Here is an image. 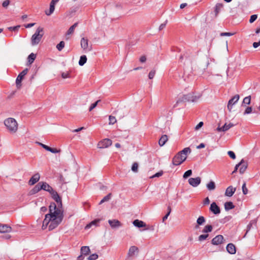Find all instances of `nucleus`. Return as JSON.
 Returning <instances> with one entry per match:
<instances>
[{
  "label": "nucleus",
  "instance_id": "obj_1",
  "mask_svg": "<svg viewBox=\"0 0 260 260\" xmlns=\"http://www.w3.org/2000/svg\"><path fill=\"white\" fill-rule=\"evenodd\" d=\"M63 214L59 210H56L55 205L52 204L49 206V213L45 215L43 221L42 229H46L48 226L49 231L56 228L62 221Z\"/></svg>",
  "mask_w": 260,
  "mask_h": 260
},
{
  "label": "nucleus",
  "instance_id": "obj_2",
  "mask_svg": "<svg viewBox=\"0 0 260 260\" xmlns=\"http://www.w3.org/2000/svg\"><path fill=\"white\" fill-rule=\"evenodd\" d=\"M191 152V149L189 147L184 148L179 152L173 158L172 163L174 166H178L184 161L187 158V154Z\"/></svg>",
  "mask_w": 260,
  "mask_h": 260
},
{
  "label": "nucleus",
  "instance_id": "obj_3",
  "mask_svg": "<svg viewBox=\"0 0 260 260\" xmlns=\"http://www.w3.org/2000/svg\"><path fill=\"white\" fill-rule=\"evenodd\" d=\"M4 124L11 133H15L18 129V124L16 120L13 118H8L4 121Z\"/></svg>",
  "mask_w": 260,
  "mask_h": 260
},
{
  "label": "nucleus",
  "instance_id": "obj_4",
  "mask_svg": "<svg viewBox=\"0 0 260 260\" xmlns=\"http://www.w3.org/2000/svg\"><path fill=\"white\" fill-rule=\"evenodd\" d=\"M44 35L43 28L39 27L31 38V44L32 46L38 45Z\"/></svg>",
  "mask_w": 260,
  "mask_h": 260
},
{
  "label": "nucleus",
  "instance_id": "obj_5",
  "mask_svg": "<svg viewBox=\"0 0 260 260\" xmlns=\"http://www.w3.org/2000/svg\"><path fill=\"white\" fill-rule=\"evenodd\" d=\"M52 198L56 202V204L55 203H51L50 206L52 205V204H54L55 205V207L56 210H59L61 212L62 214H63V212L62 210V204L61 199L58 194V193L54 190H53L51 193Z\"/></svg>",
  "mask_w": 260,
  "mask_h": 260
},
{
  "label": "nucleus",
  "instance_id": "obj_6",
  "mask_svg": "<svg viewBox=\"0 0 260 260\" xmlns=\"http://www.w3.org/2000/svg\"><path fill=\"white\" fill-rule=\"evenodd\" d=\"M81 48L85 51V52L90 51L92 50L91 45L88 44V40L86 38H82L80 42Z\"/></svg>",
  "mask_w": 260,
  "mask_h": 260
},
{
  "label": "nucleus",
  "instance_id": "obj_7",
  "mask_svg": "<svg viewBox=\"0 0 260 260\" xmlns=\"http://www.w3.org/2000/svg\"><path fill=\"white\" fill-rule=\"evenodd\" d=\"M112 142L109 139H105L100 141L98 144V147L99 148H105L109 147L112 145Z\"/></svg>",
  "mask_w": 260,
  "mask_h": 260
},
{
  "label": "nucleus",
  "instance_id": "obj_8",
  "mask_svg": "<svg viewBox=\"0 0 260 260\" xmlns=\"http://www.w3.org/2000/svg\"><path fill=\"white\" fill-rule=\"evenodd\" d=\"M28 72V69H25L23 71H22L17 76L16 80V84L18 88H19L21 86V82L22 80L23 79L24 76L26 75Z\"/></svg>",
  "mask_w": 260,
  "mask_h": 260
},
{
  "label": "nucleus",
  "instance_id": "obj_9",
  "mask_svg": "<svg viewBox=\"0 0 260 260\" xmlns=\"http://www.w3.org/2000/svg\"><path fill=\"white\" fill-rule=\"evenodd\" d=\"M239 98L240 96L239 94H236L229 100L227 107L230 112L231 111L233 106L238 102L239 100Z\"/></svg>",
  "mask_w": 260,
  "mask_h": 260
},
{
  "label": "nucleus",
  "instance_id": "obj_10",
  "mask_svg": "<svg viewBox=\"0 0 260 260\" xmlns=\"http://www.w3.org/2000/svg\"><path fill=\"white\" fill-rule=\"evenodd\" d=\"M201 182V179L200 177H198L196 178H190L188 179L189 184L193 187L198 186Z\"/></svg>",
  "mask_w": 260,
  "mask_h": 260
},
{
  "label": "nucleus",
  "instance_id": "obj_11",
  "mask_svg": "<svg viewBox=\"0 0 260 260\" xmlns=\"http://www.w3.org/2000/svg\"><path fill=\"white\" fill-rule=\"evenodd\" d=\"M210 211L214 214H218L220 213V208L217 206L215 202H213L210 207Z\"/></svg>",
  "mask_w": 260,
  "mask_h": 260
},
{
  "label": "nucleus",
  "instance_id": "obj_12",
  "mask_svg": "<svg viewBox=\"0 0 260 260\" xmlns=\"http://www.w3.org/2000/svg\"><path fill=\"white\" fill-rule=\"evenodd\" d=\"M223 240V237L222 235H217L212 240V244L215 245L220 244L222 243Z\"/></svg>",
  "mask_w": 260,
  "mask_h": 260
},
{
  "label": "nucleus",
  "instance_id": "obj_13",
  "mask_svg": "<svg viewBox=\"0 0 260 260\" xmlns=\"http://www.w3.org/2000/svg\"><path fill=\"white\" fill-rule=\"evenodd\" d=\"M40 176L38 173L34 175L28 181V184L30 185H33L37 182H38L40 179Z\"/></svg>",
  "mask_w": 260,
  "mask_h": 260
},
{
  "label": "nucleus",
  "instance_id": "obj_14",
  "mask_svg": "<svg viewBox=\"0 0 260 260\" xmlns=\"http://www.w3.org/2000/svg\"><path fill=\"white\" fill-rule=\"evenodd\" d=\"M223 4L222 3H217L216 4L214 7V15L215 17H217L219 13V12L223 9Z\"/></svg>",
  "mask_w": 260,
  "mask_h": 260
},
{
  "label": "nucleus",
  "instance_id": "obj_15",
  "mask_svg": "<svg viewBox=\"0 0 260 260\" xmlns=\"http://www.w3.org/2000/svg\"><path fill=\"white\" fill-rule=\"evenodd\" d=\"M12 231V228L7 225L0 223V233H10Z\"/></svg>",
  "mask_w": 260,
  "mask_h": 260
},
{
  "label": "nucleus",
  "instance_id": "obj_16",
  "mask_svg": "<svg viewBox=\"0 0 260 260\" xmlns=\"http://www.w3.org/2000/svg\"><path fill=\"white\" fill-rule=\"evenodd\" d=\"M108 222L113 229L117 228L121 226V222L116 219L109 220Z\"/></svg>",
  "mask_w": 260,
  "mask_h": 260
},
{
  "label": "nucleus",
  "instance_id": "obj_17",
  "mask_svg": "<svg viewBox=\"0 0 260 260\" xmlns=\"http://www.w3.org/2000/svg\"><path fill=\"white\" fill-rule=\"evenodd\" d=\"M227 251L231 254H235L236 252V246L233 243H229L226 247Z\"/></svg>",
  "mask_w": 260,
  "mask_h": 260
},
{
  "label": "nucleus",
  "instance_id": "obj_18",
  "mask_svg": "<svg viewBox=\"0 0 260 260\" xmlns=\"http://www.w3.org/2000/svg\"><path fill=\"white\" fill-rule=\"evenodd\" d=\"M42 189L49 192L50 193L54 190L48 183L45 182H41Z\"/></svg>",
  "mask_w": 260,
  "mask_h": 260
},
{
  "label": "nucleus",
  "instance_id": "obj_19",
  "mask_svg": "<svg viewBox=\"0 0 260 260\" xmlns=\"http://www.w3.org/2000/svg\"><path fill=\"white\" fill-rule=\"evenodd\" d=\"M138 252L139 249L137 247L135 246H131L127 253V256L128 257H132L135 255L136 252L138 253Z\"/></svg>",
  "mask_w": 260,
  "mask_h": 260
},
{
  "label": "nucleus",
  "instance_id": "obj_20",
  "mask_svg": "<svg viewBox=\"0 0 260 260\" xmlns=\"http://www.w3.org/2000/svg\"><path fill=\"white\" fill-rule=\"evenodd\" d=\"M236 190V188L235 187H234L232 186H230L226 188L225 192V195L227 197H231L234 194Z\"/></svg>",
  "mask_w": 260,
  "mask_h": 260
},
{
  "label": "nucleus",
  "instance_id": "obj_21",
  "mask_svg": "<svg viewBox=\"0 0 260 260\" xmlns=\"http://www.w3.org/2000/svg\"><path fill=\"white\" fill-rule=\"evenodd\" d=\"M234 126V125L232 123H230L229 124L225 123L224 125L221 127L218 126L217 128V130L219 132H225Z\"/></svg>",
  "mask_w": 260,
  "mask_h": 260
},
{
  "label": "nucleus",
  "instance_id": "obj_22",
  "mask_svg": "<svg viewBox=\"0 0 260 260\" xmlns=\"http://www.w3.org/2000/svg\"><path fill=\"white\" fill-rule=\"evenodd\" d=\"M240 162H242V163L240 165L239 172L240 173V174H243L245 172L246 169L247 168L248 163L243 159H242Z\"/></svg>",
  "mask_w": 260,
  "mask_h": 260
},
{
  "label": "nucleus",
  "instance_id": "obj_23",
  "mask_svg": "<svg viewBox=\"0 0 260 260\" xmlns=\"http://www.w3.org/2000/svg\"><path fill=\"white\" fill-rule=\"evenodd\" d=\"M133 224L138 228H143L146 227V224L145 222H144L142 220H139V219H136L133 221Z\"/></svg>",
  "mask_w": 260,
  "mask_h": 260
},
{
  "label": "nucleus",
  "instance_id": "obj_24",
  "mask_svg": "<svg viewBox=\"0 0 260 260\" xmlns=\"http://www.w3.org/2000/svg\"><path fill=\"white\" fill-rule=\"evenodd\" d=\"M41 182H39L35 187L31 189L30 191V193L31 194H35L38 192L39 191L42 190V187L41 185Z\"/></svg>",
  "mask_w": 260,
  "mask_h": 260
},
{
  "label": "nucleus",
  "instance_id": "obj_25",
  "mask_svg": "<svg viewBox=\"0 0 260 260\" xmlns=\"http://www.w3.org/2000/svg\"><path fill=\"white\" fill-rule=\"evenodd\" d=\"M205 222V218L203 216H200L197 220V225L195 226L196 229L199 228V225H203Z\"/></svg>",
  "mask_w": 260,
  "mask_h": 260
},
{
  "label": "nucleus",
  "instance_id": "obj_26",
  "mask_svg": "<svg viewBox=\"0 0 260 260\" xmlns=\"http://www.w3.org/2000/svg\"><path fill=\"white\" fill-rule=\"evenodd\" d=\"M168 136L166 135H162L159 139L158 144L160 146H164L168 141Z\"/></svg>",
  "mask_w": 260,
  "mask_h": 260
},
{
  "label": "nucleus",
  "instance_id": "obj_27",
  "mask_svg": "<svg viewBox=\"0 0 260 260\" xmlns=\"http://www.w3.org/2000/svg\"><path fill=\"white\" fill-rule=\"evenodd\" d=\"M90 252V248L88 246H82L81 248V253L84 255H87Z\"/></svg>",
  "mask_w": 260,
  "mask_h": 260
},
{
  "label": "nucleus",
  "instance_id": "obj_28",
  "mask_svg": "<svg viewBox=\"0 0 260 260\" xmlns=\"http://www.w3.org/2000/svg\"><path fill=\"white\" fill-rule=\"evenodd\" d=\"M234 208L235 206L232 202H227L224 203V209L226 211H229Z\"/></svg>",
  "mask_w": 260,
  "mask_h": 260
},
{
  "label": "nucleus",
  "instance_id": "obj_29",
  "mask_svg": "<svg viewBox=\"0 0 260 260\" xmlns=\"http://www.w3.org/2000/svg\"><path fill=\"white\" fill-rule=\"evenodd\" d=\"M78 23H75L72 26H71L66 33V36L72 34L75 28L77 26Z\"/></svg>",
  "mask_w": 260,
  "mask_h": 260
},
{
  "label": "nucleus",
  "instance_id": "obj_30",
  "mask_svg": "<svg viewBox=\"0 0 260 260\" xmlns=\"http://www.w3.org/2000/svg\"><path fill=\"white\" fill-rule=\"evenodd\" d=\"M216 186L215 183L213 181H210L207 184V188L209 190H213L215 189Z\"/></svg>",
  "mask_w": 260,
  "mask_h": 260
},
{
  "label": "nucleus",
  "instance_id": "obj_31",
  "mask_svg": "<svg viewBox=\"0 0 260 260\" xmlns=\"http://www.w3.org/2000/svg\"><path fill=\"white\" fill-rule=\"evenodd\" d=\"M100 221V220L99 219H95L92 221H91V222H90L89 223L87 224L85 229L86 230H88L89 229H90L92 225H95L96 226L97 223Z\"/></svg>",
  "mask_w": 260,
  "mask_h": 260
},
{
  "label": "nucleus",
  "instance_id": "obj_32",
  "mask_svg": "<svg viewBox=\"0 0 260 260\" xmlns=\"http://www.w3.org/2000/svg\"><path fill=\"white\" fill-rule=\"evenodd\" d=\"M87 61V57L86 55H83L81 56L79 61V64L80 66H83L86 62Z\"/></svg>",
  "mask_w": 260,
  "mask_h": 260
},
{
  "label": "nucleus",
  "instance_id": "obj_33",
  "mask_svg": "<svg viewBox=\"0 0 260 260\" xmlns=\"http://www.w3.org/2000/svg\"><path fill=\"white\" fill-rule=\"evenodd\" d=\"M36 57V55L35 54L31 53H30L27 58L28 62L29 64H31L35 60V58Z\"/></svg>",
  "mask_w": 260,
  "mask_h": 260
},
{
  "label": "nucleus",
  "instance_id": "obj_34",
  "mask_svg": "<svg viewBox=\"0 0 260 260\" xmlns=\"http://www.w3.org/2000/svg\"><path fill=\"white\" fill-rule=\"evenodd\" d=\"M213 227L211 225H206L204 228L202 232L204 233H207L212 232Z\"/></svg>",
  "mask_w": 260,
  "mask_h": 260
},
{
  "label": "nucleus",
  "instance_id": "obj_35",
  "mask_svg": "<svg viewBox=\"0 0 260 260\" xmlns=\"http://www.w3.org/2000/svg\"><path fill=\"white\" fill-rule=\"evenodd\" d=\"M111 196H112V194L111 193H108L107 196H106L100 202L99 204H103V203L105 202H108L109 201L111 198Z\"/></svg>",
  "mask_w": 260,
  "mask_h": 260
},
{
  "label": "nucleus",
  "instance_id": "obj_36",
  "mask_svg": "<svg viewBox=\"0 0 260 260\" xmlns=\"http://www.w3.org/2000/svg\"><path fill=\"white\" fill-rule=\"evenodd\" d=\"M54 10H55V6H50L49 10L45 11L46 15L47 16L51 15L54 11Z\"/></svg>",
  "mask_w": 260,
  "mask_h": 260
},
{
  "label": "nucleus",
  "instance_id": "obj_37",
  "mask_svg": "<svg viewBox=\"0 0 260 260\" xmlns=\"http://www.w3.org/2000/svg\"><path fill=\"white\" fill-rule=\"evenodd\" d=\"M65 43L63 41H61L56 45V48L59 51H61L64 47Z\"/></svg>",
  "mask_w": 260,
  "mask_h": 260
},
{
  "label": "nucleus",
  "instance_id": "obj_38",
  "mask_svg": "<svg viewBox=\"0 0 260 260\" xmlns=\"http://www.w3.org/2000/svg\"><path fill=\"white\" fill-rule=\"evenodd\" d=\"M250 101H251V96H248L245 97L243 99V104L245 105V106L246 105H249L250 104Z\"/></svg>",
  "mask_w": 260,
  "mask_h": 260
},
{
  "label": "nucleus",
  "instance_id": "obj_39",
  "mask_svg": "<svg viewBox=\"0 0 260 260\" xmlns=\"http://www.w3.org/2000/svg\"><path fill=\"white\" fill-rule=\"evenodd\" d=\"M109 124H114L117 121L116 118L114 116H113L111 115L109 116Z\"/></svg>",
  "mask_w": 260,
  "mask_h": 260
},
{
  "label": "nucleus",
  "instance_id": "obj_40",
  "mask_svg": "<svg viewBox=\"0 0 260 260\" xmlns=\"http://www.w3.org/2000/svg\"><path fill=\"white\" fill-rule=\"evenodd\" d=\"M132 170L135 173L138 171V164L136 162H134L132 167Z\"/></svg>",
  "mask_w": 260,
  "mask_h": 260
},
{
  "label": "nucleus",
  "instance_id": "obj_41",
  "mask_svg": "<svg viewBox=\"0 0 260 260\" xmlns=\"http://www.w3.org/2000/svg\"><path fill=\"white\" fill-rule=\"evenodd\" d=\"M98 255L96 253H93L91 254L88 257V260H96L98 258Z\"/></svg>",
  "mask_w": 260,
  "mask_h": 260
},
{
  "label": "nucleus",
  "instance_id": "obj_42",
  "mask_svg": "<svg viewBox=\"0 0 260 260\" xmlns=\"http://www.w3.org/2000/svg\"><path fill=\"white\" fill-rule=\"evenodd\" d=\"M191 174H192V171L191 170H188L184 173L183 177L184 178H187V177L191 176Z\"/></svg>",
  "mask_w": 260,
  "mask_h": 260
},
{
  "label": "nucleus",
  "instance_id": "obj_43",
  "mask_svg": "<svg viewBox=\"0 0 260 260\" xmlns=\"http://www.w3.org/2000/svg\"><path fill=\"white\" fill-rule=\"evenodd\" d=\"M208 236H209L208 234L201 235L199 237V240L200 241H202L203 240H206L208 237Z\"/></svg>",
  "mask_w": 260,
  "mask_h": 260
},
{
  "label": "nucleus",
  "instance_id": "obj_44",
  "mask_svg": "<svg viewBox=\"0 0 260 260\" xmlns=\"http://www.w3.org/2000/svg\"><path fill=\"white\" fill-rule=\"evenodd\" d=\"M242 192L244 194H247L248 193V189L247 188L246 186V183L244 182L243 185H242Z\"/></svg>",
  "mask_w": 260,
  "mask_h": 260
},
{
  "label": "nucleus",
  "instance_id": "obj_45",
  "mask_svg": "<svg viewBox=\"0 0 260 260\" xmlns=\"http://www.w3.org/2000/svg\"><path fill=\"white\" fill-rule=\"evenodd\" d=\"M253 223V221H251L250 222V223L247 225L246 232V234H245V235L244 236V237H245L246 236V235L250 230V229H251V228L252 226Z\"/></svg>",
  "mask_w": 260,
  "mask_h": 260
},
{
  "label": "nucleus",
  "instance_id": "obj_46",
  "mask_svg": "<svg viewBox=\"0 0 260 260\" xmlns=\"http://www.w3.org/2000/svg\"><path fill=\"white\" fill-rule=\"evenodd\" d=\"M257 18V15L256 14L252 15L250 16V19H249V22L250 23H253Z\"/></svg>",
  "mask_w": 260,
  "mask_h": 260
},
{
  "label": "nucleus",
  "instance_id": "obj_47",
  "mask_svg": "<svg viewBox=\"0 0 260 260\" xmlns=\"http://www.w3.org/2000/svg\"><path fill=\"white\" fill-rule=\"evenodd\" d=\"M162 174H163V171H160L155 173L154 175H153L150 178H155V177H159L160 176H161L162 175Z\"/></svg>",
  "mask_w": 260,
  "mask_h": 260
},
{
  "label": "nucleus",
  "instance_id": "obj_48",
  "mask_svg": "<svg viewBox=\"0 0 260 260\" xmlns=\"http://www.w3.org/2000/svg\"><path fill=\"white\" fill-rule=\"evenodd\" d=\"M100 102V100H98L96 102H95L94 103H93L92 104H91V105L90 106V108L89 109V111H91L94 108H95L96 106H97L98 103Z\"/></svg>",
  "mask_w": 260,
  "mask_h": 260
},
{
  "label": "nucleus",
  "instance_id": "obj_49",
  "mask_svg": "<svg viewBox=\"0 0 260 260\" xmlns=\"http://www.w3.org/2000/svg\"><path fill=\"white\" fill-rule=\"evenodd\" d=\"M155 74V70H152L151 71L148 75V77L150 79H152L154 77V75Z\"/></svg>",
  "mask_w": 260,
  "mask_h": 260
},
{
  "label": "nucleus",
  "instance_id": "obj_50",
  "mask_svg": "<svg viewBox=\"0 0 260 260\" xmlns=\"http://www.w3.org/2000/svg\"><path fill=\"white\" fill-rule=\"evenodd\" d=\"M10 3V1L9 0H5L2 3V6L4 8H6L9 5Z\"/></svg>",
  "mask_w": 260,
  "mask_h": 260
},
{
  "label": "nucleus",
  "instance_id": "obj_51",
  "mask_svg": "<svg viewBox=\"0 0 260 260\" xmlns=\"http://www.w3.org/2000/svg\"><path fill=\"white\" fill-rule=\"evenodd\" d=\"M228 154L230 156V157L232 159H234L236 158V155L233 151H228Z\"/></svg>",
  "mask_w": 260,
  "mask_h": 260
},
{
  "label": "nucleus",
  "instance_id": "obj_52",
  "mask_svg": "<svg viewBox=\"0 0 260 260\" xmlns=\"http://www.w3.org/2000/svg\"><path fill=\"white\" fill-rule=\"evenodd\" d=\"M251 112H252V108L250 107H248L245 109V111L244 112V115L248 114L251 113Z\"/></svg>",
  "mask_w": 260,
  "mask_h": 260
},
{
  "label": "nucleus",
  "instance_id": "obj_53",
  "mask_svg": "<svg viewBox=\"0 0 260 260\" xmlns=\"http://www.w3.org/2000/svg\"><path fill=\"white\" fill-rule=\"evenodd\" d=\"M20 27L19 25L16 26H11L8 27L9 30L11 31H17L18 30V28Z\"/></svg>",
  "mask_w": 260,
  "mask_h": 260
},
{
  "label": "nucleus",
  "instance_id": "obj_54",
  "mask_svg": "<svg viewBox=\"0 0 260 260\" xmlns=\"http://www.w3.org/2000/svg\"><path fill=\"white\" fill-rule=\"evenodd\" d=\"M50 152L53 153H59L60 152V149H57L56 148H50V150L49 151Z\"/></svg>",
  "mask_w": 260,
  "mask_h": 260
},
{
  "label": "nucleus",
  "instance_id": "obj_55",
  "mask_svg": "<svg viewBox=\"0 0 260 260\" xmlns=\"http://www.w3.org/2000/svg\"><path fill=\"white\" fill-rule=\"evenodd\" d=\"M38 144L40 146H41L43 148H44L45 150H47L48 151H49L50 148V147H49V146H47V145H45V144H44L43 143H40V142H38Z\"/></svg>",
  "mask_w": 260,
  "mask_h": 260
},
{
  "label": "nucleus",
  "instance_id": "obj_56",
  "mask_svg": "<svg viewBox=\"0 0 260 260\" xmlns=\"http://www.w3.org/2000/svg\"><path fill=\"white\" fill-rule=\"evenodd\" d=\"M234 35V33H231V32H221L220 34V36L223 37V36H232Z\"/></svg>",
  "mask_w": 260,
  "mask_h": 260
},
{
  "label": "nucleus",
  "instance_id": "obj_57",
  "mask_svg": "<svg viewBox=\"0 0 260 260\" xmlns=\"http://www.w3.org/2000/svg\"><path fill=\"white\" fill-rule=\"evenodd\" d=\"M242 163V162H240L238 164H237L235 167L234 170L233 171L232 174L236 173L237 171L238 168L240 166V165Z\"/></svg>",
  "mask_w": 260,
  "mask_h": 260
},
{
  "label": "nucleus",
  "instance_id": "obj_58",
  "mask_svg": "<svg viewBox=\"0 0 260 260\" xmlns=\"http://www.w3.org/2000/svg\"><path fill=\"white\" fill-rule=\"evenodd\" d=\"M210 203V200L208 197L206 198L204 201H203V204L204 205H209Z\"/></svg>",
  "mask_w": 260,
  "mask_h": 260
},
{
  "label": "nucleus",
  "instance_id": "obj_59",
  "mask_svg": "<svg viewBox=\"0 0 260 260\" xmlns=\"http://www.w3.org/2000/svg\"><path fill=\"white\" fill-rule=\"evenodd\" d=\"M203 125V122H200L195 127L196 130H198Z\"/></svg>",
  "mask_w": 260,
  "mask_h": 260
},
{
  "label": "nucleus",
  "instance_id": "obj_60",
  "mask_svg": "<svg viewBox=\"0 0 260 260\" xmlns=\"http://www.w3.org/2000/svg\"><path fill=\"white\" fill-rule=\"evenodd\" d=\"M167 20H166L165 23L161 24L159 27V29L160 30L164 29L165 27V26L167 24Z\"/></svg>",
  "mask_w": 260,
  "mask_h": 260
},
{
  "label": "nucleus",
  "instance_id": "obj_61",
  "mask_svg": "<svg viewBox=\"0 0 260 260\" xmlns=\"http://www.w3.org/2000/svg\"><path fill=\"white\" fill-rule=\"evenodd\" d=\"M35 24V23H28V24L25 25L24 26L25 28H30V27H32L33 26H34Z\"/></svg>",
  "mask_w": 260,
  "mask_h": 260
},
{
  "label": "nucleus",
  "instance_id": "obj_62",
  "mask_svg": "<svg viewBox=\"0 0 260 260\" xmlns=\"http://www.w3.org/2000/svg\"><path fill=\"white\" fill-rule=\"evenodd\" d=\"M146 60V57L145 56H142L140 58V61L141 62H145Z\"/></svg>",
  "mask_w": 260,
  "mask_h": 260
},
{
  "label": "nucleus",
  "instance_id": "obj_63",
  "mask_svg": "<svg viewBox=\"0 0 260 260\" xmlns=\"http://www.w3.org/2000/svg\"><path fill=\"white\" fill-rule=\"evenodd\" d=\"M85 129V127H80V128H77V129H75L73 130V131H72V132H73V133H75V132H79V131H81V130H82V129Z\"/></svg>",
  "mask_w": 260,
  "mask_h": 260
},
{
  "label": "nucleus",
  "instance_id": "obj_64",
  "mask_svg": "<svg viewBox=\"0 0 260 260\" xmlns=\"http://www.w3.org/2000/svg\"><path fill=\"white\" fill-rule=\"evenodd\" d=\"M205 147V145L204 143H201L199 145H198L197 148L198 149H201V148H203Z\"/></svg>",
  "mask_w": 260,
  "mask_h": 260
}]
</instances>
